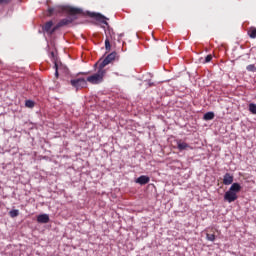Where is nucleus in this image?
I'll use <instances>...</instances> for the list:
<instances>
[{"instance_id": "obj_1", "label": "nucleus", "mask_w": 256, "mask_h": 256, "mask_svg": "<svg viewBox=\"0 0 256 256\" xmlns=\"http://www.w3.org/2000/svg\"><path fill=\"white\" fill-rule=\"evenodd\" d=\"M61 13H66L68 17L63 18L58 22L60 27L70 25V23H73V21H77L78 18L83 17L85 15L83 9L75 8L69 5H61L48 8L49 17H51L52 15H61Z\"/></svg>"}, {"instance_id": "obj_2", "label": "nucleus", "mask_w": 256, "mask_h": 256, "mask_svg": "<svg viewBox=\"0 0 256 256\" xmlns=\"http://www.w3.org/2000/svg\"><path fill=\"white\" fill-rule=\"evenodd\" d=\"M106 74L107 70H105L103 67L101 68V66L98 65L97 72L91 76H88L86 82L88 81V83H91V85H99L103 83Z\"/></svg>"}, {"instance_id": "obj_3", "label": "nucleus", "mask_w": 256, "mask_h": 256, "mask_svg": "<svg viewBox=\"0 0 256 256\" xmlns=\"http://www.w3.org/2000/svg\"><path fill=\"white\" fill-rule=\"evenodd\" d=\"M88 15L92 19L99 21V23H103V25H106V27L108 28L110 37H113V35H115V32H113V28H111V26H109V22H107V21H109V18H107L103 14L97 13V12H88Z\"/></svg>"}, {"instance_id": "obj_4", "label": "nucleus", "mask_w": 256, "mask_h": 256, "mask_svg": "<svg viewBox=\"0 0 256 256\" xmlns=\"http://www.w3.org/2000/svg\"><path fill=\"white\" fill-rule=\"evenodd\" d=\"M115 59H117V52L113 51L112 53L108 54L105 59H100L98 62H96L94 64V69H97L98 65H100L101 68L105 69V67H107V65H109L110 63H113Z\"/></svg>"}, {"instance_id": "obj_5", "label": "nucleus", "mask_w": 256, "mask_h": 256, "mask_svg": "<svg viewBox=\"0 0 256 256\" xmlns=\"http://www.w3.org/2000/svg\"><path fill=\"white\" fill-rule=\"evenodd\" d=\"M70 85L76 90L87 88V80L85 78H75L70 80Z\"/></svg>"}, {"instance_id": "obj_6", "label": "nucleus", "mask_w": 256, "mask_h": 256, "mask_svg": "<svg viewBox=\"0 0 256 256\" xmlns=\"http://www.w3.org/2000/svg\"><path fill=\"white\" fill-rule=\"evenodd\" d=\"M53 20H49L44 25H42V30H39L38 33H43V35H48V37L53 36Z\"/></svg>"}, {"instance_id": "obj_7", "label": "nucleus", "mask_w": 256, "mask_h": 256, "mask_svg": "<svg viewBox=\"0 0 256 256\" xmlns=\"http://www.w3.org/2000/svg\"><path fill=\"white\" fill-rule=\"evenodd\" d=\"M239 199V196L237 194L230 192V190L226 191L224 194V201H227V203H233Z\"/></svg>"}, {"instance_id": "obj_8", "label": "nucleus", "mask_w": 256, "mask_h": 256, "mask_svg": "<svg viewBox=\"0 0 256 256\" xmlns=\"http://www.w3.org/2000/svg\"><path fill=\"white\" fill-rule=\"evenodd\" d=\"M151 181V178L147 175H141L135 180V183H138V185H147Z\"/></svg>"}, {"instance_id": "obj_9", "label": "nucleus", "mask_w": 256, "mask_h": 256, "mask_svg": "<svg viewBox=\"0 0 256 256\" xmlns=\"http://www.w3.org/2000/svg\"><path fill=\"white\" fill-rule=\"evenodd\" d=\"M37 223L46 224L49 223L50 218L49 214H40L36 218Z\"/></svg>"}, {"instance_id": "obj_10", "label": "nucleus", "mask_w": 256, "mask_h": 256, "mask_svg": "<svg viewBox=\"0 0 256 256\" xmlns=\"http://www.w3.org/2000/svg\"><path fill=\"white\" fill-rule=\"evenodd\" d=\"M241 189H242L241 184L235 182V183H232L228 191L237 195V193H240Z\"/></svg>"}, {"instance_id": "obj_11", "label": "nucleus", "mask_w": 256, "mask_h": 256, "mask_svg": "<svg viewBox=\"0 0 256 256\" xmlns=\"http://www.w3.org/2000/svg\"><path fill=\"white\" fill-rule=\"evenodd\" d=\"M189 144L184 142L183 140H178L177 141V149L179 151H187L189 149Z\"/></svg>"}, {"instance_id": "obj_12", "label": "nucleus", "mask_w": 256, "mask_h": 256, "mask_svg": "<svg viewBox=\"0 0 256 256\" xmlns=\"http://www.w3.org/2000/svg\"><path fill=\"white\" fill-rule=\"evenodd\" d=\"M233 175H231V173H226L224 174V177H223V184L224 185H233Z\"/></svg>"}, {"instance_id": "obj_13", "label": "nucleus", "mask_w": 256, "mask_h": 256, "mask_svg": "<svg viewBox=\"0 0 256 256\" xmlns=\"http://www.w3.org/2000/svg\"><path fill=\"white\" fill-rule=\"evenodd\" d=\"M203 119L204 121H213V119H215V112H206L203 115Z\"/></svg>"}, {"instance_id": "obj_14", "label": "nucleus", "mask_w": 256, "mask_h": 256, "mask_svg": "<svg viewBox=\"0 0 256 256\" xmlns=\"http://www.w3.org/2000/svg\"><path fill=\"white\" fill-rule=\"evenodd\" d=\"M248 35L251 39H256V28L252 27L248 30Z\"/></svg>"}, {"instance_id": "obj_15", "label": "nucleus", "mask_w": 256, "mask_h": 256, "mask_svg": "<svg viewBox=\"0 0 256 256\" xmlns=\"http://www.w3.org/2000/svg\"><path fill=\"white\" fill-rule=\"evenodd\" d=\"M105 50L107 51V53L111 51V42L109 41V36H106L105 39Z\"/></svg>"}, {"instance_id": "obj_16", "label": "nucleus", "mask_w": 256, "mask_h": 256, "mask_svg": "<svg viewBox=\"0 0 256 256\" xmlns=\"http://www.w3.org/2000/svg\"><path fill=\"white\" fill-rule=\"evenodd\" d=\"M25 107H27L28 109H33V107H35V101H33V100H26L25 101Z\"/></svg>"}, {"instance_id": "obj_17", "label": "nucleus", "mask_w": 256, "mask_h": 256, "mask_svg": "<svg viewBox=\"0 0 256 256\" xmlns=\"http://www.w3.org/2000/svg\"><path fill=\"white\" fill-rule=\"evenodd\" d=\"M248 111H250L252 115H256V104L250 103L248 106Z\"/></svg>"}, {"instance_id": "obj_18", "label": "nucleus", "mask_w": 256, "mask_h": 256, "mask_svg": "<svg viewBox=\"0 0 256 256\" xmlns=\"http://www.w3.org/2000/svg\"><path fill=\"white\" fill-rule=\"evenodd\" d=\"M9 216L12 217V219H15V217H19V210L17 209H12L9 212Z\"/></svg>"}, {"instance_id": "obj_19", "label": "nucleus", "mask_w": 256, "mask_h": 256, "mask_svg": "<svg viewBox=\"0 0 256 256\" xmlns=\"http://www.w3.org/2000/svg\"><path fill=\"white\" fill-rule=\"evenodd\" d=\"M246 70L249 71L250 73H256V67L255 64H250L246 67Z\"/></svg>"}, {"instance_id": "obj_20", "label": "nucleus", "mask_w": 256, "mask_h": 256, "mask_svg": "<svg viewBox=\"0 0 256 256\" xmlns=\"http://www.w3.org/2000/svg\"><path fill=\"white\" fill-rule=\"evenodd\" d=\"M54 69H55V77L56 79H59V63L57 61H55Z\"/></svg>"}, {"instance_id": "obj_21", "label": "nucleus", "mask_w": 256, "mask_h": 256, "mask_svg": "<svg viewBox=\"0 0 256 256\" xmlns=\"http://www.w3.org/2000/svg\"><path fill=\"white\" fill-rule=\"evenodd\" d=\"M217 238V236H215V234H209V233H207L206 234V239H207V241H215V239Z\"/></svg>"}, {"instance_id": "obj_22", "label": "nucleus", "mask_w": 256, "mask_h": 256, "mask_svg": "<svg viewBox=\"0 0 256 256\" xmlns=\"http://www.w3.org/2000/svg\"><path fill=\"white\" fill-rule=\"evenodd\" d=\"M58 29H61L59 22L55 26H52V35H54Z\"/></svg>"}, {"instance_id": "obj_23", "label": "nucleus", "mask_w": 256, "mask_h": 256, "mask_svg": "<svg viewBox=\"0 0 256 256\" xmlns=\"http://www.w3.org/2000/svg\"><path fill=\"white\" fill-rule=\"evenodd\" d=\"M212 59H213V56L209 54L205 57L204 63H211Z\"/></svg>"}, {"instance_id": "obj_24", "label": "nucleus", "mask_w": 256, "mask_h": 256, "mask_svg": "<svg viewBox=\"0 0 256 256\" xmlns=\"http://www.w3.org/2000/svg\"><path fill=\"white\" fill-rule=\"evenodd\" d=\"M58 69H63L64 71H67V66L63 65V63L60 62V65H58Z\"/></svg>"}, {"instance_id": "obj_25", "label": "nucleus", "mask_w": 256, "mask_h": 256, "mask_svg": "<svg viewBox=\"0 0 256 256\" xmlns=\"http://www.w3.org/2000/svg\"><path fill=\"white\" fill-rule=\"evenodd\" d=\"M50 55H51V57H52V59L54 61V65H55V61L57 63V56H55V52H51Z\"/></svg>"}, {"instance_id": "obj_26", "label": "nucleus", "mask_w": 256, "mask_h": 256, "mask_svg": "<svg viewBox=\"0 0 256 256\" xmlns=\"http://www.w3.org/2000/svg\"><path fill=\"white\" fill-rule=\"evenodd\" d=\"M9 3H11V0H0V5H3V4L7 5Z\"/></svg>"}, {"instance_id": "obj_27", "label": "nucleus", "mask_w": 256, "mask_h": 256, "mask_svg": "<svg viewBox=\"0 0 256 256\" xmlns=\"http://www.w3.org/2000/svg\"><path fill=\"white\" fill-rule=\"evenodd\" d=\"M148 87H155V82H152L151 80H147Z\"/></svg>"}, {"instance_id": "obj_28", "label": "nucleus", "mask_w": 256, "mask_h": 256, "mask_svg": "<svg viewBox=\"0 0 256 256\" xmlns=\"http://www.w3.org/2000/svg\"><path fill=\"white\" fill-rule=\"evenodd\" d=\"M79 75H89V72H78L76 77H79Z\"/></svg>"}, {"instance_id": "obj_29", "label": "nucleus", "mask_w": 256, "mask_h": 256, "mask_svg": "<svg viewBox=\"0 0 256 256\" xmlns=\"http://www.w3.org/2000/svg\"><path fill=\"white\" fill-rule=\"evenodd\" d=\"M250 56H251V54L248 53V54H247L248 59H249Z\"/></svg>"}, {"instance_id": "obj_30", "label": "nucleus", "mask_w": 256, "mask_h": 256, "mask_svg": "<svg viewBox=\"0 0 256 256\" xmlns=\"http://www.w3.org/2000/svg\"><path fill=\"white\" fill-rule=\"evenodd\" d=\"M119 37H123V34H120Z\"/></svg>"}]
</instances>
